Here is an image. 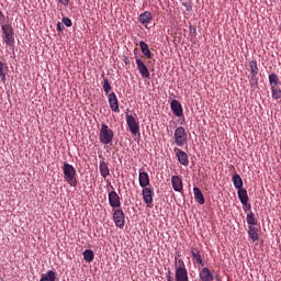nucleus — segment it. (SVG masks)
<instances>
[{"instance_id": "1", "label": "nucleus", "mask_w": 281, "mask_h": 281, "mask_svg": "<svg viewBox=\"0 0 281 281\" xmlns=\"http://www.w3.org/2000/svg\"><path fill=\"white\" fill-rule=\"evenodd\" d=\"M175 271L176 281H190L188 268H186V262L181 259V254L175 257Z\"/></svg>"}, {"instance_id": "2", "label": "nucleus", "mask_w": 281, "mask_h": 281, "mask_svg": "<svg viewBox=\"0 0 281 281\" xmlns=\"http://www.w3.org/2000/svg\"><path fill=\"white\" fill-rule=\"evenodd\" d=\"M61 170L64 172V179L66 183H68V186H70L71 188H76V186H78L76 168H74L68 162H64Z\"/></svg>"}, {"instance_id": "3", "label": "nucleus", "mask_w": 281, "mask_h": 281, "mask_svg": "<svg viewBox=\"0 0 281 281\" xmlns=\"http://www.w3.org/2000/svg\"><path fill=\"white\" fill-rule=\"evenodd\" d=\"M113 137H115L113 130H111L109 125L102 123L101 128L99 131L100 144H103V146H109V144L113 142Z\"/></svg>"}, {"instance_id": "4", "label": "nucleus", "mask_w": 281, "mask_h": 281, "mask_svg": "<svg viewBox=\"0 0 281 281\" xmlns=\"http://www.w3.org/2000/svg\"><path fill=\"white\" fill-rule=\"evenodd\" d=\"M2 41L8 47H14V27L11 24H1Z\"/></svg>"}, {"instance_id": "5", "label": "nucleus", "mask_w": 281, "mask_h": 281, "mask_svg": "<svg viewBox=\"0 0 281 281\" xmlns=\"http://www.w3.org/2000/svg\"><path fill=\"white\" fill-rule=\"evenodd\" d=\"M175 144L183 148V146H188V132H186V127L179 126L175 130L173 133Z\"/></svg>"}, {"instance_id": "6", "label": "nucleus", "mask_w": 281, "mask_h": 281, "mask_svg": "<svg viewBox=\"0 0 281 281\" xmlns=\"http://www.w3.org/2000/svg\"><path fill=\"white\" fill-rule=\"evenodd\" d=\"M113 222L116 227L124 229V225H126V214H124L122 209L113 210Z\"/></svg>"}, {"instance_id": "7", "label": "nucleus", "mask_w": 281, "mask_h": 281, "mask_svg": "<svg viewBox=\"0 0 281 281\" xmlns=\"http://www.w3.org/2000/svg\"><path fill=\"white\" fill-rule=\"evenodd\" d=\"M125 120L131 134L139 135V123H137V120H135L134 116L131 114H126Z\"/></svg>"}, {"instance_id": "8", "label": "nucleus", "mask_w": 281, "mask_h": 281, "mask_svg": "<svg viewBox=\"0 0 281 281\" xmlns=\"http://www.w3.org/2000/svg\"><path fill=\"white\" fill-rule=\"evenodd\" d=\"M249 67H250V74H251L250 86L256 87V85H258V78H256L259 71L258 61H256V59L250 60Z\"/></svg>"}, {"instance_id": "9", "label": "nucleus", "mask_w": 281, "mask_h": 281, "mask_svg": "<svg viewBox=\"0 0 281 281\" xmlns=\"http://www.w3.org/2000/svg\"><path fill=\"white\" fill-rule=\"evenodd\" d=\"M109 198V203L112 210H119L122 207V202L120 200V195L115 190L111 191L108 195Z\"/></svg>"}, {"instance_id": "10", "label": "nucleus", "mask_w": 281, "mask_h": 281, "mask_svg": "<svg viewBox=\"0 0 281 281\" xmlns=\"http://www.w3.org/2000/svg\"><path fill=\"white\" fill-rule=\"evenodd\" d=\"M142 194L144 203H146L147 207H153V196H155L153 189L143 187Z\"/></svg>"}, {"instance_id": "11", "label": "nucleus", "mask_w": 281, "mask_h": 281, "mask_svg": "<svg viewBox=\"0 0 281 281\" xmlns=\"http://www.w3.org/2000/svg\"><path fill=\"white\" fill-rule=\"evenodd\" d=\"M108 102L110 104L111 111L114 113H120V102L117 101V95L115 92H111L108 97Z\"/></svg>"}, {"instance_id": "12", "label": "nucleus", "mask_w": 281, "mask_h": 281, "mask_svg": "<svg viewBox=\"0 0 281 281\" xmlns=\"http://www.w3.org/2000/svg\"><path fill=\"white\" fill-rule=\"evenodd\" d=\"M138 183L140 188H148V186H150V177L148 176V172L139 169Z\"/></svg>"}, {"instance_id": "13", "label": "nucleus", "mask_w": 281, "mask_h": 281, "mask_svg": "<svg viewBox=\"0 0 281 281\" xmlns=\"http://www.w3.org/2000/svg\"><path fill=\"white\" fill-rule=\"evenodd\" d=\"M136 65L142 78H150V71L142 59L136 58Z\"/></svg>"}, {"instance_id": "14", "label": "nucleus", "mask_w": 281, "mask_h": 281, "mask_svg": "<svg viewBox=\"0 0 281 281\" xmlns=\"http://www.w3.org/2000/svg\"><path fill=\"white\" fill-rule=\"evenodd\" d=\"M171 111L176 117H183V106L177 100H172L170 103Z\"/></svg>"}, {"instance_id": "15", "label": "nucleus", "mask_w": 281, "mask_h": 281, "mask_svg": "<svg viewBox=\"0 0 281 281\" xmlns=\"http://www.w3.org/2000/svg\"><path fill=\"white\" fill-rule=\"evenodd\" d=\"M176 156L178 157L179 164L182 166H188L190 164V159L188 158V154L179 148H175Z\"/></svg>"}, {"instance_id": "16", "label": "nucleus", "mask_w": 281, "mask_h": 281, "mask_svg": "<svg viewBox=\"0 0 281 281\" xmlns=\"http://www.w3.org/2000/svg\"><path fill=\"white\" fill-rule=\"evenodd\" d=\"M171 186L175 192H182L183 191V180L179 178V176L171 177Z\"/></svg>"}, {"instance_id": "17", "label": "nucleus", "mask_w": 281, "mask_h": 281, "mask_svg": "<svg viewBox=\"0 0 281 281\" xmlns=\"http://www.w3.org/2000/svg\"><path fill=\"white\" fill-rule=\"evenodd\" d=\"M191 256L194 265L204 267L205 263L203 262V258L201 257V252L198 250V248H191Z\"/></svg>"}, {"instance_id": "18", "label": "nucleus", "mask_w": 281, "mask_h": 281, "mask_svg": "<svg viewBox=\"0 0 281 281\" xmlns=\"http://www.w3.org/2000/svg\"><path fill=\"white\" fill-rule=\"evenodd\" d=\"M138 21H139V23H142V25H145V27H147L148 23H150V21H153V13H150V11L143 12L138 16Z\"/></svg>"}, {"instance_id": "19", "label": "nucleus", "mask_w": 281, "mask_h": 281, "mask_svg": "<svg viewBox=\"0 0 281 281\" xmlns=\"http://www.w3.org/2000/svg\"><path fill=\"white\" fill-rule=\"evenodd\" d=\"M200 280L201 281H213L214 274H212V271H210V268H202L200 271Z\"/></svg>"}, {"instance_id": "20", "label": "nucleus", "mask_w": 281, "mask_h": 281, "mask_svg": "<svg viewBox=\"0 0 281 281\" xmlns=\"http://www.w3.org/2000/svg\"><path fill=\"white\" fill-rule=\"evenodd\" d=\"M99 170H100V175H101V177H103V179H106V177H109V175H111V170L109 169V166L106 165V161H104V160L100 161Z\"/></svg>"}, {"instance_id": "21", "label": "nucleus", "mask_w": 281, "mask_h": 281, "mask_svg": "<svg viewBox=\"0 0 281 281\" xmlns=\"http://www.w3.org/2000/svg\"><path fill=\"white\" fill-rule=\"evenodd\" d=\"M193 193H194V199L196 203H199L200 205H203L205 203V196H203V192L201 191V189H199V187H194Z\"/></svg>"}, {"instance_id": "22", "label": "nucleus", "mask_w": 281, "mask_h": 281, "mask_svg": "<svg viewBox=\"0 0 281 281\" xmlns=\"http://www.w3.org/2000/svg\"><path fill=\"white\" fill-rule=\"evenodd\" d=\"M8 71H9L8 64L0 61V80L3 85H5V80H7L5 77L8 76Z\"/></svg>"}, {"instance_id": "23", "label": "nucleus", "mask_w": 281, "mask_h": 281, "mask_svg": "<svg viewBox=\"0 0 281 281\" xmlns=\"http://www.w3.org/2000/svg\"><path fill=\"white\" fill-rule=\"evenodd\" d=\"M238 199L241 205H247V201H249V195L247 194V189H238L237 191Z\"/></svg>"}, {"instance_id": "24", "label": "nucleus", "mask_w": 281, "mask_h": 281, "mask_svg": "<svg viewBox=\"0 0 281 281\" xmlns=\"http://www.w3.org/2000/svg\"><path fill=\"white\" fill-rule=\"evenodd\" d=\"M140 52L146 58H153V52H150V48L146 44V42L140 41L139 42Z\"/></svg>"}, {"instance_id": "25", "label": "nucleus", "mask_w": 281, "mask_h": 281, "mask_svg": "<svg viewBox=\"0 0 281 281\" xmlns=\"http://www.w3.org/2000/svg\"><path fill=\"white\" fill-rule=\"evenodd\" d=\"M248 236L252 240V243H256V240H259L260 237L258 236V228H256L255 226H249Z\"/></svg>"}, {"instance_id": "26", "label": "nucleus", "mask_w": 281, "mask_h": 281, "mask_svg": "<svg viewBox=\"0 0 281 281\" xmlns=\"http://www.w3.org/2000/svg\"><path fill=\"white\" fill-rule=\"evenodd\" d=\"M246 221L250 227H254V225H258V218H256V214L254 212H249L246 216Z\"/></svg>"}, {"instance_id": "27", "label": "nucleus", "mask_w": 281, "mask_h": 281, "mask_svg": "<svg viewBox=\"0 0 281 281\" xmlns=\"http://www.w3.org/2000/svg\"><path fill=\"white\" fill-rule=\"evenodd\" d=\"M40 281H56V271L49 270L43 274Z\"/></svg>"}, {"instance_id": "28", "label": "nucleus", "mask_w": 281, "mask_h": 281, "mask_svg": "<svg viewBox=\"0 0 281 281\" xmlns=\"http://www.w3.org/2000/svg\"><path fill=\"white\" fill-rule=\"evenodd\" d=\"M233 183L236 190L243 189V178H240V175L236 173L233 176Z\"/></svg>"}, {"instance_id": "29", "label": "nucleus", "mask_w": 281, "mask_h": 281, "mask_svg": "<svg viewBox=\"0 0 281 281\" xmlns=\"http://www.w3.org/2000/svg\"><path fill=\"white\" fill-rule=\"evenodd\" d=\"M95 258V255L93 254V250L87 249L83 251V259L86 262H93V259Z\"/></svg>"}, {"instance_id": "30", "label": "nucleus", "mask_w": 281, "mask_h": 281, "mask_svg": "<svg viewBox=\"0 0 281 281\" xmlns=\"http://www.w3.org/2000/svg\"><path fill=\"white\" fill-rule=\"evenodd\" d=\"M269 83L271 87H278V85H280V78L276 75V72L269 75Z\"/></svg>"}, {"instance_id": "31", "label": "nucleus", "mask_w": 281, "mask_h": 281, "mask_svg": "<svg viewBox=\"0 0 281 281\" xmlns=\"http://www.w3.org/2000/svg\"><path fill=\"white\" fill-rule=\"evenodd\" d=\"M113 90V87H111V82L109 81L108 78L103 79V91L104 93L109 94Z\"/></svg>"}, {"instance_id": "32", "label": "nucleus", "mask_w": 281, "mask_h": 281, "mask_svg": "<svg viewBox=\"0 0 281 281\" xmlns=\"http://www.w3.org/2000/svg\"><path fill=\"white\" fill-rule=\"evenodd\" d=\"M271 92H272L273 100H280V98H281L280 87H271Z\"/></svg>"}, {"instance_id": "33", "label": "nucleus", "mask_w": 281, "mask_h": 281, "mask_svg": "<svg viewBox=\"0 0 281 281\" xmlns=\"http://www.w3.org/2000/svg\"><path fill=\"white\" fill-rule=\"evenodd\" d=\"M63 23L64 25H66V27H71V25H74V23L71 22V19L69 18H63Z\"/></svg>"}, {"instance_id": "34", "label": "nucleus", "mask_w": 281, "mask_h": 281, "mask_svg": "<svg viewBox=\"0 0 281 281\" xmlns=\"http://www.w3.org/2000/svg\"><path fill=\"white\" fill-rule=\"evenodd\" d=\"M243 205L245 211L251 210V204H249V201H247L246 204H243Z\"/></svg>"}, {"instance_id": "35", "label": "nucleus", "mask_w": 281, "mask_h": 281, "mask_svg": "<svg viewBox=\"0 0 281 281\" xmlns=\"http://www.w3.org/2000/svg\"><path fill=\"white\" fill-rule=\"evenodd\" d=\"M61 5H69V0H58Z\"/></svg>"}, {"instance_id": "36", "label": "nucleus", "mask_w": 281, "mask_h": 281, "mask_svg": "<svg viewBox=\"0 0 281 281\" xmlns=\"http://www.w3.org/2000/svg\"><path fill=\"white\" fill-rule=\"evenodd\" d=\"M57 31L63 32V24L60 22L57 23Z\"/></svg>"}, {"instance_id": "37", "label": "nucleus", "mask_w": 281, "mask_h": 281, "mask_svg": "<svg viewBox=\"0 0 281 281\" xmlns=\"http://www.w3.org/2000/svg\"><path fill=\"white\" fill-rule=\"evenodd\" d=\"M4 19H5V15L3 14V11H1V9H0V21H2Z\"/></svg>"}, {"instance_id": "38", "label": "nucleus", "mask_w": 281, "mask_h": 281, "mask_svg": "<svg viewBox=\"0 0 281 281\" xmlns=\"http://www.w3.org/2000/svg\"><path fill=\"white\" fill-rule=\"evenodd\" d=\"M167 281H173L171 276H167Z\"/></svg>"}]
</instances>
